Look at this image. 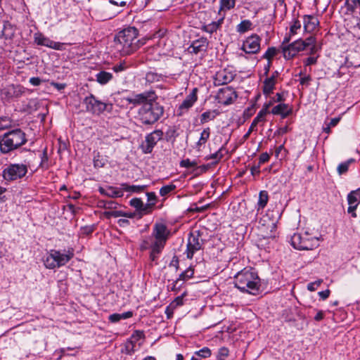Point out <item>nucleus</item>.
Masks as SVG:
<instances>
[{"instance_id": "nucleus-1", "label": "nucleus", "mask_w": 360, "mask_h": 360, "mask_svg": "<svg viewBox=\"0 0 360 360\" xmlns=\"http://www.w3.org/2000/svg\"><path fill=\"white\" fill-rule=\"evenodd\" d=\"M170 236V231L167 226L162 223L154 224L150 236L145 237L140 245V250L142 251L150 249L149 259L151 263L150 265L158 264L159 255L161 254L165 247L166 243Z\"/></svg>"}, {"instance_id": "nucleus-2", "label": "nucleus", "mask_w": 360, "mask_h": 360, "mask_svg": "<svg viewBox=\"0 0 360 360\" xmlns=\"http://www.w3.org/2000/svg\"><path fill=\"white\" fill-rule=\"evenodd\" d=\"M234 285L243 292L255 295L259 289L260 278L252 268H245L234 276Z\"/></svg>"}, {"instance_id": "nucleus-3", "label": "nucleus", "mask_w": 360, "mask_h": 360, "mask_svg": "<svg viewBox=\"0 0 360 360\" xmlns=\"http://www.w3.org/2000/svg\"><path fill=\"white\" fill-rule=\"evenodd\" d=\"M156 96L143 105L137 112V119L143 125H152L157 122L164 113V108L156 101Z\"/></svg>"}, {"instance_id": "nucleus-4", "label": "nucleus", "mask_w": 360, "mask_h": 360, "mask_svg": "<svg viewBox=\"0 0 360 360\" xmlns=\"http://www.w3.org/2000/svg\"><path fill=\"white\" fill-rule=\"evenodd\" d=\"M27 141L26 134L22 130H11L0 136V151L7 154L25 145Z\"/></svg>"}, {"instance_id": "nucleus-5", "label": "nucleus", "mask_w": 360, "mask_h": 360, "mask_svg": "<svg viewBox=\"0 0 360 360\" xmlns=\"http://www.w3.org/2000/svg\"><path fill=\"white\" fill-rule=\"evenodd\" d=\"M138 30L129 27L120 31L116 37L117 44L122 46L121 51L129 55L138 48Z\"/></svg>"}, {"instance_id": "nucleus-6", "label": "nucleus", "mask_w": 360, "mask_h": 360, "mask_svg": "<svg viewBox=\"0 0 360 360\" xmlns=\"http://www.w3.org/2000/svg\"><path fill=\"white\" fill-rule=\"evenodd\" d=\"M74 256L73 250L62 253L58 250H51L44 259L46 268L53 269L65 265Z\"/></svg>"}, {"instance_id": "nucleus-7", "label": "nucleus", "mask_w": 360, "mask_h": 360, "mask_svg": "<svg viewBox=\"0 0 360 360\" xmlns=\"http://www.w3.org/2000/svg\"><path fill=\"white\" fill-rule=\"evenodd\" d=\"M315 41V37L310 36L305 40L298 39L288 46H283V53L285 59L290 60L295 57L297 53L308 48Z\"/></svg>"}, {"instance_id": "nucleus-8", "label": "nucleus", "mask_w": 360, "mask_h": 360, "mask_svg": "<svg viewBox=\"0 0 360 360\" xmlns=\"http://www.w3.org/2000/svg\"><path fill=\"white\" fill-rule=\"evenodd\" d=\"M204 240L201 238V233L199 231L189 233L186 245V257L193 259L194 254L203 248Z\"/></svg>"}, {"instance_id": "nucleus-9", "label": "nucleus", "mask_w": 360, "mask_h": 360, "mask_svg": "<svg viewBox=\"0 0 360 360\" xmlns=\"http://www.w3.org/2000/svg\"><path fill=\"white\" fill-rule=\"evenodd\" d=\"M276 220L271 219L269 214L263 216L259 221L260 236L263 238H275L276 237Z\"/></svg>"}, {"instance_id": "nucleus-10", "label": "nucleus", "mask_w": 360, "mask_h": 360, "mask_svg": "<svg viewBox=\"0 0 360 360\" xmlns=\"http://www.w3.org/2000/svg\"><path fill=\"white\" fill-rule=\"evenodd\" d=\"M27 167L24 164H11L3 171V176L6 181H15L25 176Z\"/></svg>"}, {"instance_id": "nucleus-11", "label": "nucleus", "mask_w": 360, "mask_h": 360, "mask_svg": "<svg viewBox=\"0 0 360 360\" xmlns=\"http://www.w3.org/2000/svg\"><path fill=\"white\" fill-rule=\"evenodd\" d=\"M317 238H309L307 236L303 237L300 233H294L291 238L292 245L297 250H312L317 245Z\"/></svg>"}, {"instance_id": "nucleus-12", "label": "nucleus", "mask_w": 360, "mask_h": 360, "mask_svg": "<svg viewBox=\"0 0 360 360\" xmlns=\"http://www.w3.org/2000/svg\"><path fill=\"white\" fill-rule=\"evenodd\" d=\"M163 132L160 129H157L146 135L144 142L141 145L143 153L148 154L153 151V148L157 143L162 139Z\"/></svg>"}, {"instance_id": "nucleus-13", "label": "nucleus", "mask_w": 360, "mask_h": 360, "mask_svg": "<svg viewBox=\"0 0 360 360\" xmlns=\"http://www.w3.org/2000/svg\"><path fill=\"white\" fill-rule=\"evenodd\" d=\"M16 29L8 22H4L0 32V47L11 46L13 42Z\"/></svg>"}, {"instance_id": "nucleus-14", "label": "nucleus", "mask_w": 360, "mask_h": 360, "mask_svg": "<svg viewBox=\"0 0 360 360\" xmlns=\"http://www.w3.org/2000/svg\"><path fill=\"white\" fill-rule=\"evenodd\" d=\"M86 110L93 114L99 115L106 110V104L98 101L93 94L86 96L83 101Z\"/></svg>"}, {"instance_id": "nucleus-15", "label": "nucleus", "mask_w": 360, "mask_h": 360, "mask_svg": "<svg viewBox=\"0 0 360 360\" xmlns=\"http://www.w3.org/2000/svg\"><path fill=\"white\" fill-rule=\"evenodd\" d=\"M237 97L236 91L231 86L220 89L217 94L218 103L224 105L233 103Z\"/></svg>"}, {"instance_id": "nucleus-16", "label": "nucleus", "mask_w": 360, "mask_h": 360, "mask_svg": "<svg viewBox=\"0 0 360 360\" xmlns=\"http://www.w3.org/2000/svg\"><path fill=\"white\" fill-rule=\"evenodd\" d=\"M260 42L261 38L257 34H252L243 41L241 49L246 53H257L260 50Z\"/></svg>"}, {"instance_id": "nucleus-17", "label": "nucleus", "mask_w": 360, "mask_h": 360, "mask_svg": "<svg viewBox=\"0 0 360 360\" xmlns=\"http://www.w3.org/2000/svg\"><path fill=\"white\" fill-rule=\"evenodd\" d=\"M34 41L39 46H44L49 48H51L55 50H60L63 44L60 42H56L45 37L41 32H36L34 34Z\"/></svg>"}, {"instance_id": "nucleus-18", "label": "nucleus", "mask_w": 360, "mask_h": 360, "mask_svg": "<svg viewBox=\"0 0 360 360\" xmlns=\"http://www.w3.org/2000/svg\"><path fill=\"white\" fill-rule=\"evenodd\" d=\"M155 96V94L153 91H145L141 94L135 95L133 98H127L126 101L131 104L134 105H143L145 103L151 101V100Z\"/></svg>"}, {"instance_id": "nucleus-19", "label": "nucleus", "mask_w": 360, "mask_h": 360, "mask_svg": "<svg viewBox=\"0 0 360 360\" xmlns=\"http://www.w3.org/2000/svg\"><path fill=\"white\" fill-rule=\"evenodd\" d=\"M155 96V94L153 91H145L141 94L135 95L133 98H127L126 101L131 104L134 105H143L145 103L151 101V100Z\"/></svg>"}, {"instance_id": "nucleus-20", "label": "nucleus", "mask_w": 360, "mask_h": 360, "mask_svg": "<svg viewBox=\"0 0 360 360\" xmlns=\"http://www.w3.org/2000/svg\"><path fill=\"white\" fill-rule=\"evenodd\" d=\"M198 89L194 88L191 92L186 97L182 103L179 105L178 109V115L181 116L185 112H187L198 99Z\"/></svg>"}, {"instance_id": "nucleus-21", "label": "nucleus", "mask_w": 360, "mask_h": 360, "mask_svg": "<svg viewBox=\"0 0 360 360\" xmlns=\"http://www.w3.org/2000/svg\"><path fill=\"white\" fill-rule=\"evenodd\" d=\"M234 75L232 72L224 69L217 72L214 77L215 86H221L230 83L234 79Z\"/></svg>"}, {"instance_id": "nucleus-22", "label": "nucleus", "mask_w": 360, "mask_h": 360, "mask_svg": "<svg viewBox=\"0 0 360 360\" xmlns=\"http://www.w3.org/2000/svg\"><path fill=\"white\" fill-rule=\"evenodd\" d=\"M130 205L134 207L139 214V217L151 213L153 211V203L143 204L140 198H133L130 200Z\"/></svg>"}, {"instance_id": "nucleus-23", "label": "nucleus", "mask_w": 360, "mask_h": 360, "mask_svg": "<svg viewBox=\"0 0 360 360\" xmlns=\"http://www.w3.org/2000/svg\"><path fill=\"white\" fill-rule=\"evenodd\" d=\"M208 45L209 42L207 38L201 37L192 42L191 45L188 47V51L195 54L205 52L207 49Z\"/></svg>"}, {"instance_id": "nucleus-24", "label": "nucleus", "mask_w": 360, "mask_h": 360, "mask_svg": "<svg viewBox=\"0 0 360 360\" xmlns=\"http://www.w3.org/2000/svg\"><path fill=\"white\" fill-rule=\"evenodd\" d=\"M271 112L273 115H281L282 118H285L292 112V108L285 103H280L275 105Z\"/></svg>"}, {"instance_id": "nucleus-25", "label": "nucleus", "mask_w": 360, "mask_h": 360, "mask_svg": "<svg viewBox=\"0 0 360 360\" xmlns=\"http://www.w3.org/2000/svg\"><path fill=\"white\" fill-rule=\"evenodd\" d=\"M266 114V111L265 110H262L258 112L257 116L252 120L248 131L243 136L244 140H247L249 138L250 134L255 129V127L259 122H264V120H265L264 117H265Z\"/></svg>"}, {"instance_id": "nucleus-26", "label": "nucleus", "mask_w": 360, "mask_h": 360, "mask_svg": "<svg viewBox=\"0 0 360 360\" xmlns=\"http://www.w3.org/2000/svg\"><path fill=\"white\" fill-rule=\"evenodd\" d=\"M319 25L318 18L314 15H304V28L307 32H311Z\"/></svg>"}, {"instance_id": "nucleus-27", "label": "nucleus", "mask_w": 360, "mask_h": 360, "mask_svg": "<svg viewBox=\"0 0 360 360\" xmlns=\"http://www.w3.org/2000/svg\"><path fill=\"white\" fill-rule=\"evenodd\" d=\"M193 274V269H192L191 268H188L184 271H183L179 275V278L174 282L173 286L172 287V290H179L181 286V284H179V282L192 278Z\"/></svg>"}, {"instance_id": "nucleus-28", "label": "nucleus", "mask_w": 360, "mask_h": 360, "mask_svg": "<svg viewBox=\"0 0 360 360\" xmlns=\"http://www.w3.org/2000/svg\"><path fill=\"white\" fill-rule=\"evenodd\" d=\"M224 21V18H220L217 21L212 22L207 25H204L202 27V30L209 33L213 34L216 32L221 26V24Z\"/></svg>"}, {"instance_id": "nucleus-29", "label": "nucleus", "mask_w": 360, "mask_h": 360, "mask_svg": "<svg viewBox=\"0 0 360 360\" xmlns=\"http://www.w3.org/2000/svg\"><path fill=\"white\" fill-rule=\"evenodd\" d=\"M112 77V73L105 71H101L96 75V81L102 85L106 84Z\"/></svg>"}, {"instance_id": "nucleus-30", "label": "nucleus", "mask_w": 360, "mask_h": 360, "mask_svg": "<svg viewBox=\"0 0 360 360\" xmlns=\"http://www.w3.org/2000/svg\"><path fill=\"white\" fill-rule=\"evenodd\" d=\"M122 189L123 191H125L127 192L130 193H140L145 191V189L147 188V186L142 185V186H129L127 184H121Z\"/></svg>"}, {"instance_id": "nucleus-31", "label": "nucleus", "mask_w": 360, "mask_h": 360, "mask_svg": "<svg viewBox=\"0 0 360 360\" xmlns=\"http://www.w3.org/2000/svg\"><path fill=\"white\" fill-rule=\"evenodd\" d=\"M133 316V313L131 311H127L122 314H110L108 317V319L112 323L119 322L122 319H127L131 318Z\"/></svg>"}, {"instance_id": "nucleus-32", "label": "nucleus", "mask_w": 360, "mask_h": 360, "mask_svg": "<svg viewBox=\"0 0 360 360\" xmlns=\"http://www.w3.org/2000/svg\"><path fill=\"white\" fill-rule=\"evenodd\" d=\"M275 86V78L274 76L266 78L264 82L263 92L264 94H270Z\"/></svg>"}, {"instance_id": "nucleus-33", "label": "nucleus", "mask_w": 360, "mask_h": 360, "mask_svg": "<svg viewBox=\"0 0 360 360\" xmlns=\"http://www.w3.org/2000/svg\"><path fill=\"white\" fill-rule=\"evenodd\" d=\"M210 136V127H207V128L204 129L200 134V137L198 141L196 143V148L198 150H200L201 146L205 144V143L209 139Z\"/></svg>"}, {"instance_id": "nucleus-34", "label": "nucleus", "mask_w": 360, "mask_h": 360, "mask_svg": "<svg viewBox=\"0 0 360 360\" xmlns=\"http://www.w3.org/2000/svg\"><path fill=\"white\" fill-rule=\"evenodd\" d=\"M348 204L359 205L360 202V188L351 191L347 195Z\"/></svg>"}, {"instance_id": "nucleus-35", "label": "nucleus", "mask_w": 360, "mask_h": 360, "mask_svg": "<svg viewBox=\"0 0 360 360\" xmlns=\"http://www.w3.org/2000/svg\"><path fill=\"white\" fill-rule=\"evenodd\" d=\"M217 110H208L203 112L200 116V123L205 124L209 121L213 120L218 115Z\"/></svg>"}, {"instance_id": "nucleus-36", "label": "nucleus", "mask_w": 360, "mask_h": 360, "mask_svg": "<svg viewBox=\"0 0 360 360\" xmlns=\"http://www.w3.org/2000/svg\"><path fill=\"white\" fill-rule=\"evenodd\" d=\"M269 200L268 193L266 191H262L259 192V200L257 202L258 210L263 209L267 204Z\"/></svg>"}, {"instance_id": "nucleus-37", "label": "nucleus", "mask_w": 360, "mask_h": 360, "mask_svg": "<svg viewBox=\"0 0 360 360\" xmlns=\"http://www.w3.org/2000/svg\"><path fill=\"white\" fill-rule=\"evenodd\" d=\"M252 23L249 20H244L237 25V32L239 33H245V32L252 29Z\"/></svg>"}, {"instance_id": "nucleus-38", "label": "nucleus", "mask_w": 360, "mask_h": 360, "mask_svg": "<svg viewBox=\"0 0 360 360\" xmlns=\"http://www.w3.org/2000/svg\"><path fill=\"white\" fill-rule=\"evenodd\" d=\"M355 162L353 158L349 159L347 161L340 163L337 168V171L340 175L346 173L348 171L349 166L350 164Z\"/></svg>"}, {"instance_id": "nucleus-39", "label": "nucleus", "mask_w": 360, "mask_h": 360, "mask_svg": "<svg viewBox=\"0 0 360 360\" xmlns=\"http://www.w3.org/2000/svg\"><path fill=\"white\" fill-rule=\"evenodd\" d=\"M13 125L12 120L7 116H0V131L9 129Z\"/></svg>"}, {"instance_id": "nucleus-40", "label": "nucleus", "mask_w": 360, "mask_h": 360, "mask_svg": "<svg viewBox=\"0 0 360 360\" xmlns=\"http://www.w3.org/2000/svg\"><path fill=\"white\" fill-rule=\"evenodd\" d=\"M107 189L106 196L110 198H121L123 196V191L121 189L112 186H109Z\"/></svg>"}, {"instance_id": "nucleus-41", "label": "nucleus", "mask_w": 360, "mask_h": 360, "mask_svg": "<svg viewBox=\"0 0 360 360\" xmlns=\"http://www.w3.org/2000/svg\"><path fill=\"white\" fill-rule=\"evenodd\" d=\"M224 150V147L220 148L216 153L211 154L208 156L205 157L206 160H214V164L218 163L221 159L224 157V154L222 151Z\"/></svg>"}, {"instance_id": "nucleus-42", "label": "nucleus", "mask_w": 360, "mask_h": 360, "mask_svg": "<svg viewBox=\"0 0 360 360\" xmlns=\"http://www.w3.org/2000/svg\"><path fill=\"white\" fill-rule=\"evenodd\" d=\"M236 0H220V10L228 11L234 8Z\"/></svg>"}, {"instance_id": "nucleus-43", "label": "nucleus", "mask_w": 360, "mask_h": 360, "mask_svg": "<svg viewBox=\"0 0 360 360\" xmlns=\"http://www.w3.org/2000/svg\"><path fill=\"white\" fill-rule=\"evenodd\" d=\"M134 347H135L134 341L129 339L127 340V342L125 343L124 351H123V352L128 355H131L135 352Z\"/></svg>"}, {"instance_id": "nucleus-44", "label": "nucleus", "mask_w": 360, "mask_h": 360, "mask_svg": "<svg viewBox=\"0 0 360 360\" xmlns=\"http://www.w3.org/2000/svg\"><path fill=\"white\" fill-rule=\"evenodd\" d=\"M176 188V186L173 184H170L164 186L160 188V194L161 196H165L167 194L170 193L174 190H175Z\"/></svg>"}, {"instance_id": "nucleus-45", "label": "nucleus", "mask_w": 360, "mask_h": 360, "mask_svg": "<svg viewBox=\"0 0 360 360\" xmlns=\"http://www.w3.org/2000/svg\"><path fill=\"white\" fill-rule=\"evenodd\" d=\"M101 207H103L107 210H114L116 209L118 206V203L115 201L109 200V201H100Z\"/></svg>"}, {"instance_id": "nucleus-46", "label": "nucleus", "mask_w": 360, "mask_h": 360, "mask_svg": "<svg viewBox=\"0 0 360 360\" xmlns=\"http://www.w3.org/2000/svg\"><path fill=\"white\" fill-rule=\"evenodd\" d=\"M195 354L201 357V358H207L211 355V351L208 347H203L195 352Z\"/></svg>"}, {"instance_id": "nucleus-47", "label": "nucleus", "mask_w": 360, "mask_h": 360, "mask_svg": "<svg viewBox=\"0 0 360 360\" xmlns=\"http://www.w3.org/2000/svg\"><path fill=\"white\" fill-rule=\"evenodd\" d=\"M145 338V335H144V333L143 331L142 330H135L131 338H130V340H132L133 341H134V343L137 341H139V340H141V339H144Z\"/></svg>"}, {"instance_id": "nucleus-48", "label": "nucleus", "mask_w": 360, "mask_h": 360, "mask_svg": "<svg viewBox=\"0 0 360 360\" xmlns=\"http://www.w3.org/2000/svg\"><path fill=\"white\" fill-rule=\"evenodd\" d=\"M277 53V50L275 47H270L267 49L264 55V58L270 60L273 58Z\"/></svg>"}, {"instance_id": "nucleus-49", "label": "nucleus", "mask_w": 360, "mask_h": 360, "mask_svg": "<svg viewBox=\"0 0 360 360\" xmlns=\"http://www.w3.org/2000/svg\"><path fill=\"white\" fill-rule=\"evenodd\" d=\"M180 166L185 168H191L197 166L196 161H191L189 159H185L180 162Z\"/></svg>"}, {"instance_id": "nucleus-50", "label": "nucleus", "mask_w": 360, "mask_h": 360, "mask_svg": "<svg viewBox=\"0 0 360 360\" xmlns=\"http://www.w3.org/2000/svg\"><path fill=\"white\" fill-rule=\"evenodd\" d=\"M229 351L226 347H221L219 349L218 352V360H225V359L229 356Z\"/></svg>"}, {"instance_id": "nucleus-51", "label": "nucleus", "mask_w": 360, "mask_h": 360, "mask_svg": "<svg viewBox=\"0 0 360 360\" xmlns=\"http://www.w3.org/2000/svg\"><path fill=\"white\" fill-rule=\"evenodd\" d=\"M186 295L184 292L182 295L179 296L174 299V300L170 304L172 309H174L178 306H181L183 304V297Z\"/></svg>"}, {"instance_id": "nucleus-52", "label": "nucleus", "mask_w": 360, "mask_h": 360, "mask_svg": "<svg viewBox=\"0 0 360 360\" xmlns=\"http://www.w3.org/2000/svg\"><path fill=\"white\" fill-rule=\"evenodd\" d=\"M127 68V63L124 61L120 62L119 64H116L112 67V70L115 72H120L125 70Z\"/></svg>"}, {"instance_id": "nucleus-53", "label": "nucleus", "mask_w": 360, "mask_h": 360, "mask_svg": "<svg viewBox=\"0 0 360 360\" xmlns=\"http://www.w3.org/2000/svg\"><path fill=\"white\" fill-rule=\"evenodd\" d=\"M323 283L322 279H319L314 282L309 283L307 285V290L313 292L316 290V287L319 286Z\"/></svg>"}, {"instance_id": "nucleus-54", "label": "nucleus", "mask_w": 360, "mask_h": 360, "mask_svg": "<svg viewBox=\"0 0 360 360\" xmlns=\"http://www.w3.org/2000/svg\"><path fill=\"white\" fill-rule=\"evenodd\" d=\"M301 28V23L299 20H296L293 24L290 26V32L291 34H295L297 30Z\"/></svg>"}, {"instance_id": "nucleus-55", "label": "nucleus", "mask_w": 360, "mask_h": 360, "mask_svg": "<svg viewBox=\"0 0 360 360\" xmlns=\"http://www.w3.org/2000/svg\"><path fill=\"white\" fill-rule=\"evenodd\" d=\"M147 198H148V203L147 204H151L153 203V208L154 207L155 203H156V195L155 193L153 192H149L146 193Z\"/></svg>"}, {"instance_id": "nucleus-56", "label": "nucleus", "mask_w": 360, "mask_h": 360, "mask_svg": "<svg viewBox=\"0 0 360 360\" xmlns=\"http://www.w3.org/2000/svg\"><path fill=\"white\" fill-rule=\"evenodd\" d=\"M359 205H354V204H349V207L347 209V212L351 214V216L353 218H356L357 217L356 213L355 212L357 206Z\"/></svg>"}, {"instance_id": "nucleus-57", "label": "nucleus", "mask_w": 360, "mask_h": 360, "mask_svg": "<svg viewBox=\"0 0 360 360\" xmlns=\"http://www.w3.org/2000/svg\"><path fill=\"white\" fill-rule=\"evenodd\" d=\"M270 155L267 153H263L259 155V165L264 164L269 160Z\"/></svg>"}, {"instance_id": "nucleus-58", "label": "nucleus", "mask_w": 360, "mask_h": 360, "mask_svg": "<svg viewBox=\"0 0 360 360\" xmlns=\"http://www.w3.org/2000/svg\"><path fill=\"white\" fill-rule=\"evenodd\" d=\"M311 80V77L310 75H305L302 77L300 79V83L303 86H308L309 82Z\"/></svg>"}, {"instance_id": "nucleus-59", "label": "nucleus", "mask_w": 360, "mask_h": 360, "mask_svg": "<svg viewBox=\"0 0 360 360\" xmlns=\"http://www.w3.org/2000/svg\"><path fill=\"white\" fill-rule=\"evenodd\" d=\"M317 62V57H309L304 60V65L306 66L314 65Z\"/></svg>"}, {"instance_id": "nucleus-60", "label": "nucleus", "mask_w": 360, "mask_h": 360, "mask_svg": "<svg viewBox=\"0 0 360 360\" xmlns=\"http://www.w3.org/2000/svg\"><path fill=\"white\" fill-rule=\"evenodd\" d=\"M251 174L258 175L260 173V165H254L250 168Z\"/></svg>"}, {"instance_id": "nucleus-61", "label": "nucleus", "mask_w": 360, "mask_h": 360, "mask_svg": "<svg viewBox=\"0 0 360 360\" xmlns=\"http://www.w3.org/2000/svg\"><path fill=\"white\" fill-rule=\"evenodd\" d=\"M330 293V290L328 289V290L319 292V295L320 296V297L322 300H326L329 297Z\"/></svg>"}, {"instance_id": "nucleus-62", "label": "nucleus", "mask_w": 360, "mask_h": 360, "mask_svg": "<svg viewBox=\"0 0 360 360\" xmlns=\"http://www.w3.org/2000/svg\"><path fill=\"white\" fill-rule=\"evenodd\" d=\"M308 47L309 48L310 54H314L319 50V49L316 46V40L311 44L309 45Z\"/></svg>"}, {"instance_id": "nucleus-63", "label": "nucleus", "mask_w": 360, "mask_h": 360, "mask_svg": "<svg viewBox=\"0 0 360 360\" xmlns=\"http://www.w3.org/2000/svg\"><path fill=\"white\" fill-rule=\"evenodd\" d=\"M30 82L33 86H39L41 84V80L39 77H31L30 79Z\"/></svg>"}, {"instance_id": "nucleus-64", "label": "nucleus", "mask_w": 360, "mask_h": 360, "mask_svg": "<svg viewBox=\"0 0 360 360\" xmlns=\"http://www.w3.org/2000/svg\"><path fill=\"white\" fill-rule=\"evenodd\" d=\"M110 3L115 6H124L127 4L126 1H120V0H110Z\"/></svg>"}]
</instances>
